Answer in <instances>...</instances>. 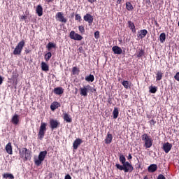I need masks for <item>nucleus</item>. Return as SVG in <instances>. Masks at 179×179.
Instances as JSON below:
<instances>
[{
	"mask_svg": "<svg viewBox=\"0 0 179 179\" xmlns=\"http://www.w3.org/2000/svg\"><path fill=\"white\" fill-rule=\"evenodd\" d=\"M78 30L80 33H85V27L80 25L78 27Z\"/></svg>",
	"mask_w": 179,
	"mask_h": 179,
	"instance_id": "4c0bfd02",
	"label": "nucleus"
},
{
	"mask_svg": "<svg viewBox=\"0 0 179 179\" xmlns=\"http://www.w3.org/2000/svg\"><path fill=\"white\" fill-rule=\"evenodd\" d=\"M51 57H52V54H51V52H48L45 55V60L46 62L50 61V59H51Z\"/></svg>",
	"mask_w": 179,
	"mask_h": 179,
	"instance_id": "473e14b6",
	"label": "nucleus"
},
{
	"mask_svg": "<svg viewBox=\"0 0 179 179\" xmlns=\"http://www.w3.org/2000/svg\"><path fill=\"white\" fill-rule=\"evenodd\" d=\"M41 69H42V71L47 72V71H50V66H48V64H47V63L42 62H41Z\"/></svg>",
	"mask_w": 179,
	"mask_h": 179,
	"instance_id": "412c9836",
	"label": "nucleus"
},
{
	"mask_svg": "<svg viewBox=\"0 0 179 179\" xmlns=\"http://www.w3.org/2000/svg\"><path fill=\"white\" fill-rule=\"evenodd\" d=\"M143 50H140L138 54H137V57L138 58H141V57H143Z\"/></svg>",
	"mask_w": 179,
	"mask_h": 179,
	"instance_id": "58836bf2",
	"label": "nucleus"
},
{
	"mask_svg": "<svg viewBox=\"0 0 179 179\" xmlns=\"http://www.w3.org/2000/svg\"><path fill=\"white\" fill-rule=\"evenodd\" d=\"M69 37L71 40H76L77 41H80V40L83 39V37L80 34H76L75 31H71L70 32Z\"/></svg>",
	"mask_w": 179,
	"mask_h": 179,
	"instance_id": "6e6552de",
	"label": "nucleus"
},
{
	"mask_svg": "<svg viewBox=\"0 0 179 179\" xmlns=\"http://www.w3.org/2000/svg\"><path fill=\"white\" fill-rule=\"evenodd\" d=\"M111 142H113V134H111L110 132H108L105 138V143L106 145H110Z\"/></svg>",
	"mask_w": 179,
	"mask_h": 179,
	"instance_id": "4468645a",
	"label": "nucleus"
},
{
	"mask_svg": "<svg viewBox=\"0 0 179 179\" xmlns=\"http://www.w3.org/2000/svg\"><path fill=\"white\" fill-rule=\"evenodd\" d=\"M63 118L66 122H72V118H71L68 113H64Z\"/></svg>",
	"mask_w": 179,
	"mask_h": 179,
	"instance_id": "bb28decb",
	"label": "nucleus"
},
{
	"mask_svg": "<svg viewBox=\"0 0 179 179\" xmlns=\"http://www.w3.org/2000/svg\"><path fill=\"white\" fill-rule=\"evenodd\" d=\"M94 37L95 38H99L100 37V32L99 31H96L95 33H94Z\"/></svg>",
	"mask_w": 179,
	"mask_h": 179,
	"instance_id": "a19ab883",
	"label": "nucleus"
},
{
	"mask_svg": "<svg viewBox=\"0 0 179 179\" xmlns=\"http://www.w3.org/2000/svg\"><path fill=\"white\" fill-rule=\"evenodd\" d=\"M86 82H94V76L90 74L85 77Z\"/></svg>",
	"mask_w": 179,
	"mask_h": 179,
	"instance_id": "cd10ccee",
	"label": "nucleus"
},
{
	"mask_svg": "<svg viewBox=\"0 0 179 179\" xmlns=\"http://www.w3.org/2000/svg\"><path fill=\"white\" fill-rule=\"evenodd\" d=\"M24 47V41L22 40L15 47L13 51L14 55H20V54H22V50H23Z\"/></svg>",
	"mask_w": 179,
	"mask_h": 179,
	"instance_id": "0eeeda50",
	"label": "nucleus"
},
{
	"mask_svg": "<svg viewBox=\"0 0 179 179\" xmlns=\"http://www.w3.org/2000/svg\"><path fill=\"white\" fill-rule=\"evenodd\" d=\"M20 19H21V20H26L27 17H26L25 15H22V16L20 17Z\"/></svg>",
	"mask_w": 179,
	"mask_h": 179,
	"instance_id": "a18cd8bd",
	"label": "nucleus"
},
{
	"mask_svg": "<svg viewBox=\"0 0 179 179\" xmlns=\"http://www.w3.org/2000/svg\"><path fill=\"white\" fill-rule=\"evenodd\" d=\"M90 92L91 93H94L96 89L89 85H83L80 88V96H83V97H87V93Z\"/></svg>",
	"mask_w": 179,
	"mask_h": 179,
	"instance_id": "f03ea898",
	"label": "nucleus"
},
{
	"mask_svg": "<svg viewBox=\"0 0 179 179\" xmlns=\"http://www.w3.org/2000/svg\"><path fill=\"white\" fill-rule=\"evenodd\" d=\"M157 179H166V177L163 175H159Z\"/></svg>",
	"mask_w": 179,
	"mask_h": 179,
	"instance_id": "c03bdc74",
	"label": "nucleus"
},
{
	"mask_svg": "<svg viewBox=\"0 0 179 179\" xmlns=\"http://www.w3.org/2000/svg\"><path fill=\"white\" fill-rule=\"evenodd\" d=\"M115 167L117 170H120V171H122L123 170L124 173H132V171H134V166H132V164L128 162H126V163L122 165L116 164Z\"/></svg>",
	"mask_w": 179,
	"mask_h": 179,
	"instance_id": "f257e3e1",
	"label": "nucleus"
},
{
	"mask_svg": "<svg viewBox=\"0 0 179 179\" xmlns=\"http://www.w3.org/2000/svg\"><path fill=\"white\" fill-rule=\"evenodd\" d=\"M157 170V164H151L150 166H148V171L149 173H155Z\"/></svg>",
	"mask_w": 179,
	"mask_h": 179,
	"instance_id": "4be33fe9",
	"label": "nucleus"
},
{
	"mask_svg": "<svg viewBox=\"0 0 179 179\" xmlns=\"http://www.w3.org/2000/svg\"><path fill=\"white\" fill-rule=\"evenodd\" d=\"M20 157L24 160H29L30 159V156L31 155V152L29 151V149L26 148H22L19 150Z\"/></svg>",
	"mask_w": 179,
	"mask_h": 179,
	"instance_id": "39448f33",
	"label": "nucleus"
},
{
	"mask_svg": "<svg viewBox=\"0 0 179 179\" xmlns=\"http://www.w3.org/2000/svg\"><path fill=\"white\" fill-rule=\"evenodd\" d=\"M3 178L4 179H15V176L12 173H4L3 174Z\"/></svg>",
	"mask_w": 179,
	"mask_h": 179,
	"instance_id": "393cba45",
	"label": "nucleus"
},
{
	"mask_svg": "<svg viewBox=\"0 0 179 179\" xmlns=\"http://www.w3.org/2000/svg\"><path fill=\"white\" fill-rule=\"evenodd\" d=\"M122 86H124V89H129L131 87V85L129 84V81L124 80L122 83Z\"/></svg>",
	"mask_w": 179,
	"mask_h": 179,
	"instance_id": "c756f323",
	"label": "nucleus"
},
{
	"mask_svg": "<svg viewBox=\"0 0 179 179\" xmlns=\"http://www.w3.org/2000/svg\"><path fill=\"white\" fill-rule=\"evenodd\" d=\"M36 12L38 16H43V7L41 6V5L37 6Z\"/></svg>",
	"mask_w": 179,
	"mask_h": 179,
	"instance_id": "5701e85b",
	"label": "nucleus"
},
{
	"mask_svg": "<svg viewBox=\"0 0 179 179\" xmlns=\"http://www.w3.org/2000/svg\"><path fill=\"white\" fill-rule=\"evenodd\" d=\"M163 78V73L162 71H157V76H156V80H162Z\"/></svg>",
	"mask_w": 179,
	"mask_h": 179,
	"instance_id": "c85d7f7f",
	"label": "nucleus"
},
{
	"mask_svg": "<svg viewBox=\"0 0 179 179\" xmlns=\"http://www.w3.org/2000/svg\"><path fill=\"white\" fill-rule=\"evenodd\" d=\"M82 143V140L80 138H77L73 144V149L76 150L79 147V145Z\"/></svg>",
	"mask_w": 179,
	"mask_h": 179,
	"instance_id": "aec40b11",
	"label": "nucleus"
},
{
	"mask_svg": "<svg viewBox=\"0 0 179 179\" xmlns=\"http://www.w3.org/2000/svg\"><path fill=\"white\" fill-rule=\"evenodd\" d=\"M56 19L62 23H66V18L64 17V14L62 12H59L56 14Z\"/></svg>",
	"mask_w": 179,
	"mask_h": 179,
	"instance_id": "9b49d317",
	"label": "nucleus"
},
{
	"mask_svg": "<svg viewBox=\"0 0 179 179\" xmlns=\"http://www.w3.org/2000/svg\"><path fill=\"white\" fill-rule=\"evenodd\" d=\"M119 160H120V163H122V164H125V163H127V159L125 158V156H124V155H120Z\"/></svg>",
	"mask_w": 179,
	"mask_h": 179,
	"instance_id": "f704fd0d",
	"label": "nucleus"
},
{
	"mask_svg": "<svg viewBox=\"0 0 179 179\" xmlns=\"http://www.w3.org/2000/svg\"><path fill=\"white\" fill-rule=\"evenodd\" d=\"M118 114H120V112L118 110V108H114V110L113 111V115L114 120H117V118H118Z\"/></svg>",
	"mask_w": 179,
	"mask_h": 179,
	"instance_id": "a878e982",
	"label": "nucleus"
},
{
	"mask_svg": "<svg viewBox=\"0 0 179 179\" xmlns=\"http://www.w3.org/2000/svg\"><path fill=\"white\" fill-rule=\"evenodd\" d=\"M11 122L14 125H18V124H19V115L15 114L13 116L12 119H11Z\"/></svg>",
	"mask_w": 179,
	"mask_h": 179,
	"instance_id": "f3484780",
	"label": "nucleus"
},
{
	"mask_svg": "<svg viewBox=\"0 0 179 179\" xmlns=\"http://www.w3.org/2000/svg\"><path fill=\"white\" fill-rule=\"evenodd\" d=\"M6 152L8 154V155H13V150H12V143H8L6 145Z\"/></svg>",
	"mask_w": 179,
	"mask_h": 179,
	"instance_id": "dca6fc26",
	"label": "nucleus"
},
{
	"mask_svg": "<svg viewBox=\"0 0 179 179\" xmlns=\"http://www.w3.org/2000/svg\"><path fill=\"white\" fill-rule=\"evenodd\" d=\"M47 156V151H42L39 153L38 157H35L34 159V162L36 164V166H40L43 162H44V159H45V157Z\"/></svg>",
	"mask_w": 179,
	"mask_h": 179,
	"instance_id": "20e7f679",
	"label": "nucleus"
},
{
	"mask_svg": "<svg viewBox=\"0 0 179 179\" xmlns=\"http://www.w3.org/2000/svg\"><path fill=\"white\" fill-rule=\"evenodd\" d=\"M59 107H61V103L56 101L52 103V104L50 105V109L52 110V111H55V110H57V108H58Z\"/></svg>",
	"mask_w": 179,
	"mask_h": 179,
	"instance_id": "a211bd4d",
	"label": "nucleus"
},
{
	"mask_svg": "<svg viewBox=\"0 0 179 179\" xmlns=\"http://www.w3.org/2000/svg\"><path fill=\"white\" fill-rule=\"evenodd\" d=\"M174 79L179 82V72L176 73V75L174 76Z\"/></svg>",
	"mask_w": 179,
	"mask_h": 179,
	"instance_id": "79ce46f5",
	"label": "nucleus"
},
{
	"mask_svg": "<svg viewBox=\"0 0 179 179\" xmlns=\"http://www.w3.org/2000/svg\"><path fill=\"white\" fill-rule=\"evenodd\" d=\"M64 93V88L61 87H58L54 89V94H62Z\"/></svg>",
	"mask_w": 179,
	"mask_h": 179,
	"instance_id": "6ab92c4d",
	"label": "nucleus"
},
{
	"mask_svg": "<svg viewBox=\"0 0 179 179\" xmlns=\"http://www.w3.org/2000/svg\"><path fill=\"white\" fill-rule=\"evenodd\" d=\"M159 41L163 44L164 41H166V34L165 33H162L159 36Z\"/></svg>",
	"mask_w": 179,
	"mask_h": 179,
	"instance_id": "7c9ffc66",
	"label": "nucleus"
},
{
	"mask_svg": "<svg viewBox=\"0 0 179 179\" xmlns=\"http://www.w3.org/2000/svg\"><path fill=\"white\" fill-rule=\"evenodd\" d=\"M25 52H26V54H29V52H30V50H25Z\"/></svg>",
	"mask_w": 179,
	"mask_h": 179,
	"instance_id": "3c124183",
	"label": "nucleus"
},
{
	"mask_svg": "<svg viewBox=\"0 0 179 179\" xmlns=\"http://www.w3.org/2000/svg\"><path fill=\"white\" fill-rule=\"evenodd\" d=\"M173 148V145L170 143H165L163 144L162 149L165 152V153H169L171 148Z\"/></svg>",
	"mask_w": 179,
	"mask_h": 179,
	"instance_id": "9d476101",
	"label": "nucleus"
},
{
	"mask_svg": "<svg viewBox=\"0 0 179 179\" xmlns=\"http://www.w3.org/2000/svg\"><path fill=\"white\" fill-rule=\"evenodd\" d=\"M3 82V79H2V77L0 76V85H1Z\"/></svg>",
	"mask_w": 179,
	"mask_h": 179,
	"instance_id": "09e8293b",
	"label": "nucleus"
},
{
	"mask_svg": "<svg viewBox=\"0 0 179 179\" xmlns=\"http://www.w3.org/2000/svg\"><path fill=\"white\" fill-rule=\"evenodd\" d=\"M157 92V87H150V93H156Z\"/></svg>",
	"mask_w": 179,
	"mask_h": 179,
	"instance_id": "c9c22d12",
	"label": "nucleus"
},
{
	"mask_svg": "<svg viewBox=\"0 0 179 179\" xmlns=\"http://www.w3.org/2000/svg\"><path fill=\"white\" fill-rule=\"evenodd\" d=\"M88 2H90V3H94V2H96V0H87Z\"/></svg>",
	"mask_w": 179,
	"mask_h": 179,
	"instance_id": "de8ad7c7",
	"label": "nucleus"
},
{
	"mask_svg": "<svg viewBox=\"0 0 179 179\" xmlns=\"http://www.w3.org/2000/svg\"><path fill=\"white\" fill-rule=\"evenodd\" d=\"M149 122H150L151 127H152V125H155L156 124V122L155 121L154 119L151 120Z\"/></svg>",
	"mask_w": 179,
	"mask_h": 179,
	"instance_id": "37998d69",
	"label": "nucleus"
},
{
	"mask_svg": "<svg viewBox=\"0 0 179 179\" xmlns=\"http://www.w3.org/2000/svg\"><path fill=\"white\" fill-rule=\"evenodd\" d=\"M127 24L129 26V28L131 29V31L133 32L136 31V29H135V24H134L132 21H128Z\"/></svg>",
	"mask_w": 179,
	"mask_h": 179,
	"instance_id": "b1692460",
	"label": "nucleus"
},
{
	"mask_svg": "<svg viewBox=\"0 0 179 179\" xmlns=\"http://www.w3.org/2000/svg\"><path fill=\"white\" fill-rule=\"evenodd\" d=\"M72 71H73V75H76V73H79L80 70L79 69H78V67H73Z\"/></svg>",
	"mask_w": 179,
	"mask_h": 179,
	"instance_id": "e433bc0d",
	"label": "nucleus"
},
{
	"mask_svg": "<svg viewBox=\"0 0 179 179\" xmlns=\"http://www.w3.org/2000/svg\"><path fill=\"white\" fill-rule=\"evenodd\" d=\"M112 51H113L114 54L117 55H121L122 54V49L117 45H115L112 48Z\"/></svg>",
	"mask_w": 179,
	"mask_h": 179,
	"instance_id": "ddd939ff",
	"label": "nucleus"
},
{
	"mask_svg": "<svg viewBox=\"0 0 179 179\" xmlns=\"http://www.w3.org/2000/svg\"><path fill=\"white\" fill-rule=\"evenodd\" d=\"M46 48H48V51H51V48H55V44L50 42L48 43Z\"/></svg>",
	"mask_w": 179,
	"mask_h": 179,
	"instance_id": "72a5a7b5",
	"label": "nucleus"
},
{
	"mask_svg": "<svg viewBox=\"0 0 179 179\" xmlns=\"http://www.w3.org/2000/svg\"><path fill=\"white\" fill-rule=\"evenodd\" d=\"M142 141H144V146L149 149V148H152V145H153V140L152 139V137L150 136H148V134H144L141 136Z\"/></svg>",
	"mask_w": 179,
	"mask_h": 179,
	"instance_id": "7ed1b4c3",
	"label": "nucleus"
},
{
	"mask_svg": "<svg viewBox=\"0 0 179 179\" xmlns=\"http://www.w3.org/2000/svg\"><path fill=\"white\" fill-rule=\"evenodd\" d=\"M59 122L57 120L51 119L50 120V125L51 129H57L59 127Z\"/></svg>",
	"mask_w": 179,
	"mask_h": 179,
	"instance_id": "1a4fd4ad",
	"label": "nucleus"
},
{
	"mask_svg": "<svg viewBox=\"0 0 179 179\" xmlns=\"http://www.w3.org/2000/svg\"><path fill=\"white\" fill-rule=\"evenodd\" d=\"M76 20H78V22H80L82 20V17L79 14L76 15Z\"/></svg>",
	"mask_w": 179,
	"mask_h": 179,
	"instance_id": "ea45409f",
	"label": "nucleus"
},
{
	"mask_svg": "<svg viewBox=\"0 0 179 179\" xmlns=\"http://www.w3.org/2000/svg\"><path fill=\"white\" fill-rule=\"evenodd\" d=\"M64 179H72V178L71 177V176L69 174L66 175L65 176V178Z\"/></svg>",
	"mask_w": 179,
	"mask_h": 179,
	"instance_id": "49530a36",
	"label": "nucleus"
},
{
	"mask_svg": "<svg viewBox=\"0 0 179 179\" xmlns=\"http://www.w3.org/2000/svg\"><path fill=\"white\" fill-rule=\"evenodd\" d=\"M45 132H47V123L41 122L39 131L38 133V139H40L41 141L43 139Z\"/></svg>",
	"mask_w": 179,
	"mask_h": 179,
	"instance_id": "423d86ee",
	"label": "nucleus"
},
{
	"mask_svg": "<svg viewBox=\"0 0 179 179\" xmlns=\"http://www.w3.org/2000/svg\"><path fill=\"white\" fill-rule=\"evenodd\" d=\"M148 118H150V115H147Z\"/></svg>",
	"mask_w": 179,
	"mask_h": 179,
	"instance_id": "603ef678",
	"label": "nucleus"
},
{
	"mask_svg": "<svg viewBox=\"0 0 179 179\" xmlns=\"http://www.w3.org/2000/svg\"><path fill=\"white\" fill-rule=\"evenodd\" d=\"M131 159H132V155L131 154H129L128 155V159L131 160Z\"/></svg>",
	"mask_w": 179,
	"mask_h": 179,
	"instance_id": "8fccbe9b",
	"label": "nucleus"
},
{
	"mask_svg": "<svg viewBox=\"0 0 179 179\" xmlns=\"http://www.w3.org/2000/svg\"><path fill=\"white\" fill-rule=\"evenodd\" d=\"M126 9H127V10H134V6L131 3V2L126 3Z\"/></svg>",
	"mask_w": 179,
	"mask_h": 179,
	"instance_id": "2f4dec72",
	"label": "nucleus"
},
{
	"mask_svg": "<svg viewBox=\"0 0 179 179\" xmlns=\"http://www.w3.org/2000/svg\"><path fill=\"white\" fill-rule=\"evenodd\" d=\"M146 34H148V30L143 29L138 33L137 37L138 38H145V37H146Z\"/></svg>",
	"mask_w": 179,
	"mask_h": 179,
	"instance_id": "2eb2a0df",
	"label": "nucleus"
},
{
	"mask_svg": "<svg viewBox=\"0 0 179 179\" xmlns=\"http://www.w3.org/2000/svg\"><path fill=\"white\" fill-rule=\"evenodd\" d=\"M83 19L85 20V22H87V23H89V24H92V23H93V16H92V15L87 13L85 15H84Z\"/></svg>",
	"mask_w": 179,
	"mask_h": 179,
	"instance_id": "f8f14e48",
	"label": "nucleus"
}]
</instances>
